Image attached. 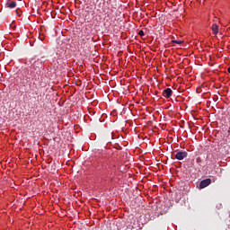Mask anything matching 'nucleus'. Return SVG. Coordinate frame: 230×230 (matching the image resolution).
<instances>
[{
  "mask_svg": "<svg viewBox=\"0 0 230 230\" xmlns=\"http://www.w3.org/2000/svg\"><path fill=\"white\" fill-rule=\"evenodd\" d=\"M172 155H174L175 159L178 161H182V159H186L188 157V152L186 151H174L172 153Z\"/></svg>",
  "mask_w": 230,
  "mask_h": 230,
  "instance_id": "obj_1",
  "label": "nucleus"
},
{
  "mask_svg": "<svg viewBox=\"0 0 230 230\" xmlns=\"http://www.w3.org/2000/svg\"><path fill=\"white\" fill-rule=\"evenodd\" d=\"M209 184H211V179L207 178V179L200 181L199 189L204 190V188H208V186H209Z\"/></svg>",
  "mask_w": 230,
  "mask_h": 230,
  "instance_id": "obj_2",
  "label": "nucleus"
},
{
  "mask_svg": "<svg viewBox=\"0 0 230 230\" xmlns=\"http://www.w3.org/2000/svg\"><path fill=\"white\" fill-rule=\"evenodd\" d=\"M163 96L164 98H171L172 94H173V91H172V88H166L165 90L163 91Z\"/></svg>",
  "mask_w": 230,
  "mask_h": 230,
  "instance_id": "obj_3",
  "label": "nucleus"
},
{
  "mask_svg": "<svg viewBox=\"0 0 230 230\" xmlns=\"http://www.w3.org/2000/svg\"><path fill=\"white\" fill-rule=\"evenodd\" d=\"M17 6V3L15 1L8 0L5 4V8H15Z\"/></svg>",
  "mask_w": 230,
  "mask_h": 230,
  "instance_id": "obj_4",
  "label": "nucleus"
},
{
  "mask_svg": "<svg viewBox=\"0 0 230 230\" xmlns=\"http://www.w3.org/2000/svg\"><path fill=\"white\" fill-rule=\"evenodd\" d=\"M211 30L214 35H218V25L217 23L212 24Z\"/></svg>",
  "mask_w": 230,
  "mask_h": 230,
  "instance_id": "obj_5",
  "label": "nucleus"
},
{
  "mask_svg": "<svg viewBox=\"0 0 230 230\" xmlns=\"http://www.w3.org/2000/svg\"><path fill=\"white\" fill-rule=\"evenodd\" d=\"M172 44H182V40H172Z\"/></svg>",
  "mask_w": 230,
  "mask_h": 230,
  "instance_id": "obj_6",
  "label": "nucleus"
},
{
  "mask_svg": "<svg viewBox=\"0 0 230 230\" xmlns=\"http://www.w3.org/2000/svg\"><path fill=\"white\" fill-rule=\"evenodd\" d=\"M138 35H139L140 37H145V31H138Z\"/></svg>",
  "mask_w": 230,
  "mask_h": 230,
  "instance_id": "obj_7",
  "label": "nucleus"
}]
</instances>
